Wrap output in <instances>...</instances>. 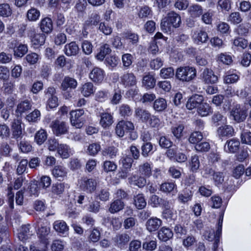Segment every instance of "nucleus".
Wrapping results in <instances>:
<instances>
[{"label":"nucleus","mask_w":251,"mask_h":251,"mask_svg":"<svg viewBox=\"0 0 251 251\" xmlns=\"http://www.w3.org/2000/svg\"><path fill=\"white\" fill-rule=\"evenodd\" d=\"M196 76V70L192 67L186 66L177 68L176 76L182 81L188 82L193 79Z\"/></svg>","instance_id":"1"},{"label":"nucleus","mask_w":251,"mask_h":251,"mask_svg":"<svg viewBox=\"0 0 251 251\" xmlns=\"http://www.w3.org/2000/svg\"><path fill=\"white\" fill-rule=\"evenodd\" d=\"M35 229H37V234L40 239L45 244L48 243L47 236L50 232V227L46 226L45 221L40 218L36 219L35 223L33 224Z\"/></svg>","instance_id":"2"},{"label":"nucleus","mask_w":251,"mask_h":251,"mask_svg":"<svg viewBox=\"0 0 251 251\" xmlns=\"http://www.w3.org/2000/svg\"><path fill=\"white\" fill-rule=\"evenodd\" d=\"M134 129L133 124L130 121L122 120L118 122L115 128L116 134L120 137L124 136L125 131L130 132Z\"/></svg>","instance_id":"3"},{"label":"nucleus","mask_w":251,"mask_h":251,"mask_svg":"<svg viewBox=\"0 0 251 251\" xmlns=\"http://www.w3.org/2000/svg\"><path fill=\"white\" fill-rule=\"evenodd\" d=\"M84 111L79 109L71 112V122L72 125L76 128H80L82 127L84 122L83 117Z\"/></svg>","instance_id":"4"},{"label":"nucleus","mask_w":251,"mask_h":251,"mask_svg":"<svg viewBox=\"0 0 251 251\" xmlns=\"http://www.w3.org/2000/svg\"><path fill=\"white\" fill-rule=\"evenodd\" d=\"M50 127L54 134L59 136L67 132L66 123L63 121L56 120L51 122Z\"/></svg>","instance_id":"5"},{"label":"nucleus","mask_w":251,"mask_h":251,"mask_svg":"<svg viewBox=\"0 0 251 251\" xmlns=\"http://www.w3.org/2000/svg\"><path fill=\"white\" fill-rule=\"evenodd\" d=\"M203 101V97L201 95L195 94L191 97L186 103V107L192 110L195 108H198V107L202 104Z\"/></svg>","instance_id":"6"},{"label":"nucleus","mask_w":251,"mask_h":251,"mask_svg":"<svg viewBox=\"0 0 251 251\" xmlns=\"http://www.w3.org/2000/svg\"><path fill=\"white\" fill-rule=\"evenodd\" d=\"M121 82L126 87H131L136 85L137 80L134 75L127 73L120 77Z\"/></svg>","instance_id":"7"},{"label":"nucleus","mask_w":251,"mask_h":251,"mask_svg":"<svg viewBox=\"0 0 251 251\" xmlns=\"http://www.w3.org/2000/svg\"><path fill=\"white\" fill-rule=\"evenodd\" d=\"M202 78L206 83H215L218 81V77L214 75L213 71L206 68L202 74Z\"/></svg>","instance_id":"8"},{"label":"nucleus","mask_w":251,"mask_h":251,"mask_svg":"<svg viewBox=\"0 0 251 251\" xmlns=\"http://www.w3.org/2000/svg\"><path fill=\"white\" fill-rule=\"evenodd\" d=\"M34 29H30L28 31V35L31 37V42L35 45H42L45 41L46 36L43 34H34Z\"/></svg>","instance_id":"9"},{"label":"nucleus","mask_w":251,"mask_h":251,"mask_svg":"<svg viewBox=\"0 0 251 251\" xmlns=\"http://www.w3.org/2000/svg\"><path fill=\"white\" fill-rule=\"evenodd\" d=\"M77 85L76 80L74 78L66 76L62 80L60 88L63 91H66L68 88L75 89Z\"/></svg>","instance_id":"10"},{"label":"nucleus","mask_w":251,"mask_h":251,"mask_svg":"<svg viewBox=\"0 0 251 251\" xmlns=\"http://www.w3.org/2000/svg\"><path fill=\"white\" fill-rule=\"evenodd\" d=\"M162 221L157 218H151L148 220L146 223V227L150 232H153L157 230L161 226Z\"/></svg>","instance_id":"11"},{"label":"nucleus","mask_w":251,"mask_h":251,"mask_svg":"<svg viewBox=\"0 0 251 251\" xmlns=\"http://www.w3.org/2000/svg\"><path fill=\"white\" fill-rule=\"evenodd\" d=\"M239 141L237 140L232 139L226 141L224 149L226 152L234 153L239 150Z\"/></svg>","instance_id":"12"},{"label":"nucleus","mask_w":251,"mask_h":251,"mask_svg":"<svg viewBox=\"0 0 251 251\" xmlns=\"http://www.w3.org/2000/svg\"><path fill=\"white\" fill-rule=\"evenodd\" d=\"M11 128L13 138L16 139L20 138L22 135L21 121L19 120H14L12 123Z\"/></svg>","instance_id":"13"},{"label":"nucleus","mask_w":251,"mask_h":251,"mask_svg":"<svg viewBox=\"0 0 251 251\" xmlns=\"http://www.w3.org/2000/svg\"><path fill=\"white\" fill-rule=\"evenodd\" d=\"M89 77L94 82H100L104 78L103 72L99 68H94L90 73Z\"/></svg>","instance_id":"14"},{"label":"nucleus","mask_w":251,"mask_h":251,"mask_svg":"<svg viewBox=\"0 0 251 251\" xmlns=\"http://www.w3.org/2000/svg\"><path fill=\"white\" fill-rule=\"evenodd\" d=\"M231 113L234 118V120L238 122L243 121L247 116L246 111L243 109H241L240 107L235 108L232 110Z\"/></svg>","instance_id":"15"},{"label":"nucleus","mask_w":251,"mask_h":251,"mask_svg":"<svg viewBox=\"0 0 251 251\" xmlns=\"http://www.w3.org/2000/svg\"><path fill=\"white\" fill-rule=\"evenodd\" d=\"M234 132L232 126L228 125L221 126L217 129V133L220 137H230L232 136Z\"/></svg>","instance_id":"16"},{"label":"nucleus","mask_w":251,"mask_h":251,"mask_svg":"<svg viewBox=\"0 0 251 251\" xmlns=\"http://www.w3.org/2000/svg\"><path fill=\"white\" fill-rule=\"evenodd\" d=\"M173 236L172 231L168 228L162 227L158 232V237L159 240L166 242Z\"/></svg>","instance_id":"17"},{"label":"nucleus","mask_w":251,"mask_h":251,"mask_svg":"<svg viewBox=\"0 0 251 251\" xmlns=\"http://www.w3.org/2000/svg\"><path fill=\"white\" fill-rule=\"evenodd\" d=\"M81 185L84 190L89 192H92L96 188L97 181L93 178L84 179Z\"/></svg>","instance_id":"18"},{"label":"nucleus","mask_w":251,"mask_h":251,"mask_svg":"<svg viewBox=\"0 0 251 251\" xmlns=\"http://www.w3.org/2000/svg\"><path fill=\"white\" fill-rule=\"evenodd\" d=\"M100 124L103 128H107L113 123L112 115L108 113H102L100 115Z\"/></svg>","instance_id":"19"},{"label":"nucleus","mask_w":251,"mask_h":251,"mask_svg":"<svg viewBox=\"0 0 251 251\" xmlns=\"http://www.w3.org/2000/svg\"><path fill=\"white\" fill-rule=\"evenodd\" d=\"M124 206L125 203L122 200H116L110 204L108 210L111 213L114 214L122 210Z\"/></svg>","instance_id":"20"},{"label":"nucleus","mask_w":251,"mask_h":251,"mask_svg":"<svg viewBox=\"0 0 251 251\" xmlns=\"http://www.w3.org/2000/svg\"><path fill=\"white\" fill-rule=\"evenodd\" d=\"M78 51V47L75 42H72L65 47V52L68 56L75 55Z\"/></svg>","instance_id":"21"},{"label":"nucleus","mask_w":251,"mask_h":251,"mask_svg":"<svg viewBox=\"0 0 251 251\" xmlns=\"http://www.w3.org/2000/svg\"><path fill=\"white\" fill-rule=\"evenodd\" d=\"M40 27L43 32L47 34L51 32L53 28L51 20L49 18L43 19L41 22Z\"/></svg>","instance_id":"22"},{"label":"nucleus","mask_w":251,"mask_h":251,"mask_svg":"<svg viewBox=\"0 0 251 251\" xmlns=\"http://www.w3.org/2000/svg\"><path fill=\"white\" fill-rule=\"evenodd\" d=\"M135 115L137 117L139 118L143 122L148 121L151 116L148 111L141 108H137L135 110Z\"/></svg>","instance_id":"23"},{"label":"nucleus","mask_w":251,"mask_h":251,"mask_svg":"<svg viewBox=\"0 0 251 251\" xmlns=\"http://www.w3.org/2000/svg\"><path fill=\"white\" fill-rule=\"evenodd\" d=\"M95 89L91 82H87L80 88L81 94L85 97H89L95 92Z\"/></svg>","instance_id":"24"},{"label":"nucleus","mask_w":251,"mask_h":251,"mask_svg":"<svg viewBox=\"0 0 251 251\" xmlns=\"http://www.w3.org/2000/svg\"><path fill=\"white\" fill-rule=\"evenodd\" d=\"M168 21H170L171 25L175 27H178L181 22L180 16L176 13L172 12L168 14L167 17Z\"/></svg>","instance_id":"25"},{"label":"nucleus","mask_w":251,"mask_h":251,"mask_svg":"<svg viewBox=\"0 0 251 251\" xmlns=\"http://www.w3.org/2000/svg\"><path fill=\"white\" fill-rule=\"evenodd\" d=\"M53 227L58 232L65 233L68 231V227L66 223L64 221H57L54 223Z\"/></svg>","instance_id":"26"},{"label":"nucleus","mask_w":251,"mask_h":251,"mask_svg":"<svg viewBox=\"0 0 251 251\" xmlns=\"http://www.w3.org/2000/svg\"><path fill=\"white\" fill-rule=\"evenodd\" d=\"M57 151L62 158H67L70 156V149L66 144H60Z\"/></svg>","instance_id":"27"},{"label":"nucleus","mask_w":251,"mask_h":251,"mask_svg":"<svg viewBox=\"0 0 251 251\" xmlns=\"http://www.w3.org/2000/svg\"><path fill=\"white\" fill-rule=\"evenodd\" d=\"M167 106L166 100L163 98H160L156 100L153 103V108L157 111H162L164 110Z\"/></svg>","instance_id":"28"},{"label":"nucleus","mask_w":251,"mask_h":251,"mask_svg":"<svg viewBox=\"0 0 251 251\" xmlns=\"http://www.w3.org/2000/svg\"><path fill=\"white\" fill-rule=\"evenodd\" d=\"M31 105L28 100H24L22 101L17 105L16 112L21 115L25 112H27L31 109Z\"/></svg>","instance_id":"29"},{"label":"nucleus","mask_w":251,"mask_h":251,"mask_svg":"<svg viewBox=\"0 0 251 251\" xmlns=\"http://www.w3.org/2000/svg\"><path fill=\"white\" fill-rule=\"evenodd\" d=\"M198 113L201 116H206L211 112L209 105L206 102H202L197 109Z\"/></svg>","instance_id":"30"},{"label":"nucleus","mask_w":251,"mask_h":251,"mask_svg":"<svg viewBox=\"0 0 251 251\" xmlns=\"http://www.w3.org/2000/svg\"><path fill=\"white\" fill-rule=\"evenodd\" d=\"M111 50L109 47V45L105 44L102 46L100 48V51L97 54L96 57L98 60H102L106 55L109 54Z\"/></svg>","instance_id":"31"},{"label":"nucleus","mask_w":251,"mask_h":251,"mask_svg":"<svg viewBox=\"0 0 251 251\" xmlns=\"http://www.w3.org/2000/svg\"><path fill=\"white\" fill-rule=\"evenodd\" d=\"M143 84L147 88H153L155 84V80L151 75H147L143 77Z\"/></svg>","instance_id":"32"},{"label":"nucleus","mask_w":251,"mask_h":251,"mask_svg":"<svg viewBox=\"0 0 251 251\" xmlns=\"http://www.w3.org/2000/svg\"><path fill=\"white\" fill-rule=\"evenodd\" d=\"M47 134L44 129H40L35 135V141L38 145H41L47 139Z\"/></svg>","instance_id":"33"},{"label":"nucleus","mask_w":251,"mask_h":251,"mask_svg":"<svg viewBox=\"0 0 251 251\" xmlns=\"http://www.w3.org/2000/svg\"><path fill=\"white\" fill-rule=\"evenodd\" d=\"M67 174L66 170L65 168L61 166H55L52 170V174L54 177L58 178H61L66 176Z\"/></svg>","instance_id":"34"},{"label":"nucleus","mask_w":251,"mask_h":251,"mask_svg":"<svg viewBox=\"0 0 251 251\" xmlns=\"http://www.w3.org/2000/svg\"><path fill=\"white\" fill-rule=\"evenodd\" d=\"M29 225L22 226L18 237L21 241H24L28 238L31 235L29 232Z\"/></svg>","instance_id":"35"},{"label":"nucleus","mask_w":251,"mask_h":251,"mask_svg":"<svg viewBox=\"0 0 251 251\" xmlns=\"http://www.w3.org/2000/svg\"><path fill=\"white\" fill-rule=\"evenodd\" d=\"M27 50L26 45L20 44L14 48V54L15 56L22 57L27 52Z\"/></svg>","instance_id":"36"},{"label":"nucleus","mask_w":251,"mask_h":251,"mask_svg":"<svg viewBox=\"0 0 251 251\" xmlns=\"http://www.w3.org/2000/svg\"><path fill=\"white\" fill-rule=\"evenodd\" d=\"M12 14V10L8 3L0 4V16L8 17Z\"/></svg>","instance_id":"37"},{"label":"nucleus","mask_w":251,"mask_h":251,"mask_svg":"<svg viewBox=\"0 0 251 251\" xmlns=\"http://www.w3.org/2000/svg\"><path fill=\"white\" fill-rule=\"evenodd\" d=\"M134 204L137 208L142 209L146 205V201L142 194H139L134 198Z\"/></svg>","instance_id":"38"},{"label":"nucleus","mask_w":251,"mask_h":251,"mask_svg":"<svg viewBox=\"0 0 251 251\" xmlns=\"http://www.w3.org/2000/svg\"><path fill=\"white\" fill-rule=\"evenodd\" d=\"M189 12L192 17H197L201 15L203 11L201 6L193 5L190 7Z\"/></svg>","instance_id":"39"},{"label":"nucleus","mask_w":251,"mask_h":251,"mask_svg":"<svg viewBox=\"0 0 251 251\" xmlns=\"http://www.w3.org/2000/svg\"><path fill=\"white\" fill-rule=\"evenodd\" d=\"M118 149L113 147H108L102 151V154L104 156L108 155L110 158L112 159L116 157Z\"/></svg>","instance_id":"40"},{"label":"nucleus","mask_w":251,"mask_h":251,"mask_svg":"<svg viewBox=\"0 0 251 251\" xmlns=\"http://www.w3.org/2000/svg\"><path fill=\"white\" fill-rule=\"evenodd\" d=\"M202 137L203 136L201 132L196 131L191 134L189 138V141L192 144H197L202 140Z\"/></svg>","instance_id":"41"},{"label":"nucleus","mask_w":251,"mask_h":251,"mask_svg":"<svg viewBox=\"0 0 251 251\" xmlns=\"http://www.w3.org/2000/svg\"><path fill=\"white\" fill-rule=\"evenodd\" d=\"M40 16V12L37 9L32 8L27 13V17L30 21H34L37 20Z\"/></svg>","instance_id":"42"},{"label":"nucleus","mask_w":251,"mask_h":251,"mask_svg":"<svg viewBox=\"0 0 251 251\" xmlns=\"http://www.w3.org/2000/svg\"><path fill=\"white\" fill-rule=\"evenodd\" d=\"M139 171L142 175L146 176H150L151 174L150 164L148 163H144L140 166Z\"/></svg>","instance_id":"43"},{"label":"nucleus","mask_w":251,"mask_h":251,"mask_svg":"<svg viewBox=\"0 0 251 251\" xmlns=\"http://www.w3.org/2000/svg\"><path fill=\"white\" fill-rule=\"evenodd\" d=\"M208 38L207 34L206 32L201 30L197 34H196L195 39L197 43L200 42L201 43H205Z\"/></svg>","instance_id":"44"},{"label":"nucleus","mask_w":251,"mask_h":251,"mask_svg":"<svg viewBox=\"0 0 251 251\" xmlns=\"http://www.w3.org/2000/svg\"><path fill=\"white\" fill-rule=\"evenodd\" d=\"M176 186L174 183L165 182L160 185V190L164 193H170L175 189Z\"/></svg>","instance_id":"45"},{"label":"nucleus","mask_w":251,"mask_h":251,"mask_svg":"<svg viewBox=\"0 0 251 251\" xmlns=\"http://www.w3.org/2000/svg\"><path fill=\"white\" fill-rule=\"evenodd\" d=\"M160 75L164 78L172 77L174 75V70L172 67L163 68L161 70Z\"/></svg>","instance_id":"46"},{"label":"nucleus","mask_w":251,"mask_h":251,"mask_svg":"<svg viewBox=\"0 0 251 251\" xmlns=\"http://www.w3.org/2000/svg\"><path fill=\"white\" fill-rule=\"evenodd\" d=\"M59 145L58 141L54 138H50L47 142L48 149L50 151L57 150Z\"/></svg>","instance_id":"47"},{"label":"nucleus","mask_w":251,"mask_h":251,"mask_svg":"<svg viewBox=\"0 0 251 251\" xmlns=\"http://www.w3.org/2000/svg\"><path fill=\"white\" fill-rule=\"evenodd\" d=\"M18 142V140H17ZM19 149L23 152H28L31 150V146L26 141H21L19 143H18Z\"/></svg>","instance_id":"48"},{"label":"nucleus","mask_w":251,"mask_h":251,"mask_svg":"<svg viewBox=\"0 0 251 251\" xmlns=\"http://www.w3.org/2000/svg\"><path fill=\"white\" fill-rule=\"evenodd\" d=\"M103 169L106 172H113L117 169V165L113 162L105 161L103 163Z\"/></svg>","instance_id":"49"},{"label":"nucleus","mask_w":251,"mask_h":251,"mask_svg":"<svg viewBox=\"0 0 251 251\" xmlns=\"http://www.w3.org/2000/svg\"><path fill=\"white\" fill-rule=\"evenodd\" d=\"M224 121V116L219 112L214 114L212 117V122L216 126L221 124Z\"/></svg>","instance_id":"50"},{"label":"nucleus","mask_w":251,"mask_h":251,"mask_svg":"<svg viewBox=\"0 0 251 251\" xmlns=\"http://www.w3.org/2000/svg\"><path fill=\"white\" fill-rule=\"evenodd\" d=\"M195 149L198 151H207L209 150L210 147L208 142H201L196 145Z\"/></svg>","instance_id":"51"},{"label":"nucleus","mask_w":251,"mask_h":251,"mask_svg":"<svg viewBox=\"0 0 251 251\" xmlns=\"http://www.w3.org/2000/svg\"><path fill=\"white\" fill-rule=\"evenodd\" d=\"M64 249V245L62 241L56 240L53 241L51 246L52 251H62Z\"/></svg>","instance_id":"52"},{"label":"nucleus","mask_w":251,"mask_h":251,"mask_svg":"<svg viewBox=\"0 0 251 251\" xmlns=\"http://www.w3.org/2000/svg\"><path fill=\"white\" fill-rule=\"evenodd\" d=\"M129 240V236L125 233L118 235L116 237V241L119 245L126 244Z\"/></svg>","instance_id":"53"},{"label":"nucleus","mask_w":251,"mask_h":251,"mask_svg":"<svg viewBox=\"0 0 251 251\" xmlns=\"http://www.w3.org/2000/svg\"><path fill=\"white\" fill-rule=\"evenodd\" d=\"M100 150V146L99 144L94 143L90 145L88 148V151L89 154L95 155Z\"/></svg>","instance_id":"54"},{"label":"nucleus","mask_w":251,"mask_h":251,"mask_svg":"<svg viewBox=\"0 0 251 251\" xmlns=\"http://www.w3.org/2000/svg\"><path fill=\"white\" fill-rule=\"evenodd\" d=\"M65 186L63 183H56L52 186V192L56 195L62 194L64 190Z\"/></svg>","instance_id":"55"},{"label":"nucleus","mask_w":251,"mask_h":251,"mask_svg":"<svg viewBox=\"0 0 251 251\" xmlns=\"http://www.w3.org/2000/svg\"><path fill=\"white\" fill-rule=\"evenodd\" d=\"M225 176L223 173L221 172H216L213 177L216 185L222 184L224 181Z\"/></svg>","instance_id":"56"},{"label":"nucleus","mask_w":251,"mask_h":251,"mask_svg":"<svg viewBox=\"0 0 251 251\" xmlns=\"http://www.w3.org/2000/svg\"><path fill=\"white\" fill-rule=\"evenodd\" d=\"M10 135V129L5 125H0V136L2 138H7Z\"/></svg>","instance_id":"57"},{"label":"nucleus","mask_w":251,"mask_h":251,"mask_svg":"<svg viewBox=\"0 0 251 251\" xmlns=\"http://www.w3.org/2000/svg\"><path fill=\"white\" fill-rule=\"evenodd\" d=\"M142 155L146 157L148 156L149 153L152 149V145L150 142L144 143L142 146Z\"/></svg>","instance_id":"58"},{"label":"nucleus","mask_w":251,"mask_h":251,"mask_svg":"<svg viewBox=\"0 0 251 251\" xmlns=\"http://www.w3.org/2000/svg\"><path fill=\"white\" fill-rule=\"evenodd\" d=\"M200 167L199 157L195 155L191 157V167L193 172L196 171Z\"/></svg>","instance_id":"59"},{"label":"nucleus","mask_w":251,"mask_h":251,"mask_svg":"<svg viewBox=\"0 0 251 251\" xmlns=\"http://www.w3.org/2000/svg\"><path fill=\"white\" fill-rule=\"evenodd\" d=\"M156 242L154 240L150 241L149 242H145L143 244V248L146 251H153L156 248Z\"/></svg>","instance_id":"60"},{"label":"nucleus","mask_w":251,"mask_h":251,"mask_svg":"<svg viewBox=\"0 0 251 251\" xmlns=\"http://www.w3.org/2000/svg\"><path fill=\"white\" fill-rule=\"evenodd\" d=\"M120 114L122 116H128L131 113V109L129 105L123 104L120 108Z\"/></svg>","instance_id":"61"},{"label":"nucleus","mask_w":251,"mask_h":251,"mask_svg":"<svg viewBox=\"0 0 251 251\" xmlns=\"http://www.w3.org/2000/svg\"><path fill=\"white\" fill-rule=\"evenodd\" d=\"M28 161L26 159L22 160L18 166L17 172L19 175H21L25 171Z\"/></svg>","instance_id":"62"},{"label":"nucleus","mask_w":251,"mask_h":251,"mask_svg":"<svg viewBox=\"0 0 251 251\" xmlns=\"http://www.w3.org/2000/svg\"><path fill=\"white\" fill-rule=\"evenodd\" d=\"M245 172L244 167L243 165H239L233 170V176L235 178H239Z\"/></svg>","instance_id":"63"},{"label":"nucleus","mask_w":251,"mask_h":251,"mask_svg":"<svg viewBox=\"0 0 251 251\" xmlns=\"http://www.w3.org/2000/svg\"><path fill=\"white\" fill-rule=\"evenodd\" d=\"M241 141L243 143L251 144V132H245L241 135Z\"/></svg>","instance_id":"64"}]
</instances>
